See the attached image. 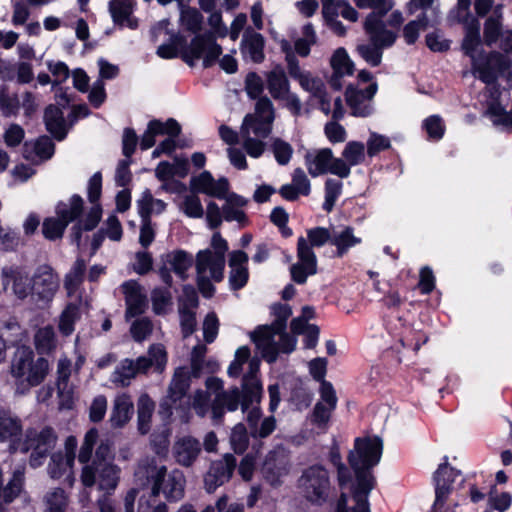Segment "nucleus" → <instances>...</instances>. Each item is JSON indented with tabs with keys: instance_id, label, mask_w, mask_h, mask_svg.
I'll list each match as a JSON object with an SVG mask.
<instances>
[{
	"instance_id": "3",
	"label": "nucleus",
	"mask_w": 512,
	"mask_h": 512,
	"mask_svg": "<svg viewBox=\"0 0 512 512\" xmlns=\"http://www.w3.org/2000/svg\"><path fill=\"white\" fill-rule=\"evenodd\" d=\"M5 329L11 331L14 339L9 340L10 347H15L16 350L11 360L10 372L16 379H23L26 376V382L30 387L40 385L46 378L49 372V362L44 357H38L34 360V351L30 346L19 345L22 341L21 327L17 322H7Z\"/></svg>"
},
{
	"instance_id": "43",
	"label": "nucleus",
	"mask_w": 512,
	"mask_h": 512,
	"mask_svg": "<svg viewBox=\"0 0 512 512\" xmlns=\"http://www.w3.org/2000/svg\"><path fill=\"white\" fill-rule=\"evenodd\" d=\"M119 468L112 463H102L99 468L98 487L102 491H113L118 484Z\"/></svg>"
},
{
	"instance_id": "64",
	"label": "nucleus",
	"mask_w": 512,
	"mask_h": 512,
	"mask_svg": "<svg viewBox=\"0 0 512 512\" xmlns=\"http://www.w3.org/2000/svg\"><path fill=\"white\" fill-rule=\"evenodd\" d=\"M48 507L45 512H65L67 507V497L61 488H57L47 498Z\"/></svg>"
},
{
	"instance_id": "46",
	"label": "nucleus",
	"mask_w": 512,
	"mask_h": 512,
	"mask_svg": "<svg viewBox=\"0 0 512 512\" xmlns=\"http://www.w3.org/2000/svg\"><path fill=\"white\" fill-rule=\"evenodd\" d=\"M203 23L202 14L195 8L181 6L180 24L181 26L196 35L201 30Z\"/></svg>"
},
{
	"instance_id": "44",
	"label": "nucleus",
	"mask_w": 512,
	"mask_h": 512,
	"mask_svg": "<svg viewBox=\"0 0 512 512\" xmlns=\"http://www.w3.org/2000/svg\"><path fill=\"white\" fill-rule=\"evenodd\" d=\"M80 318V308L75 303H68L60 315L59 331L69 336L75 329V323Z\"/></svg>"
},
{
	"instance_id": "7",
	"label": "nucleus",
	"mask_w": 512,
	"mask_h": 512,
	"mask_svg": "<svg viewBox=\"0 0 512 512\" xmlns=\"http://www.w3.org/2000/svg\"><path fill=\"white\" fill-rule=\"evenodd\" d=\"M297 486L308 502L323 505L332 489L329 471L320 464L311 465L303 470Z\"/></svg>"
},
{
	"instance_id": "30",
	"label": "nucleus",
	"mask_w": 512,
	"mask_h": 512,
	"mask_svg": "<svg viewBox=\"0 0 512 512\" xmlns=\"http://www.w3.org/2000/svg\"><path fill=\"white\" fill-rule=\"evenodd\" d=\"M44 121L47 130L55 139L61 141L66 137L68 127L61 108L55 105H49L45 109Z\"/></svg>"
},
{
	"instance_id": "5",
	"label": "nucleus",
	"mask_w": 512,
	"mask_h": 512,
	"mask_svg": "<svg viewBox=\"0 0 512 512\" xmlns=\"http://www.w3.org/2000/svg\"><path fill=\"white\" fill-rule=\"evenodd\" d=\"M364 29L370 41L359 44L357 52L370 66H379L382 61L383 49L392 46L397 35L386 29L385 24L375 12H371L366 17Z\"/></svg>"
},
{
	"instance_id": "2",
	"label": "nucleus",
	"mask_w": 512,
	"mask_h": 512,
	"mask_svg": "<svg viewBox=\"0 0 512 512\" xmlns=\"http://www.w3.org/2000/svg\"><path fill=\"white\" fill-rule=\"evenodd\" d=\"M181 52V57L189 66H194L196 61L202 59L205 68L211 67L222 53V48L213 40L210 34L195 35L186 45L185 38L179 33L170 34L168 42L157 48V55L163 59L176 58Z\"/></svg>"
},
{
	"instance_id": "28",
	"label": "nucleus",
	"mask_w": 512,
	"mask_h": 512,
	"mask_svg": "<svg viewBox=\"0 0 512 512\" xmlns=\"http://www.w3.org/2000/svg\"><path fill=\"white\" fill-rule=\"evenodd\" d=\"M354 472L355 481L351 485L352 498L368 499L371 491L376 487L377 481L373 469L350 467Z\"/></svg>"
},
{
	"instance_id": "21",
	"label": "nucleus",
	"mask_w": 512,
	"mask_h": 512,
	"mask_svg": "<svg viewBox=\"0 0 512 512\" xmlns=\"http://www.w3.org/2000/svg\"><path fill=\"white\" fill-rule=\"evenodd\" d=\"M180 132L181 127L179 123L173 118H169L166 122L151 120L148 123L147 129L141 138L140 148L142 150H147L153 147L156 143L155 138L158 135L167 134L168 136H178Z\"/></svg>"
},
{
	"instance_id": "40",
	"label": "nucleus",
	"mask_w": 512,
	"mask_h": 512,
	"mask_svg": "<svg viewBox=\"0 0 512 512\" xmlns=\"http://www.w3.org/2000/svg\"><path fill=\"white\" fill-rule=\"evenodd\" d=\"M197 274H204L209 270L210 277L215 282L224 278L226 258H195Z\"/></svg>"
},
{
	"instance_id": "41",
	"label": "nucleus",
	"mask_w": 512,
	"mask_h": 512,
	"mask_svg": "<svg viewBox=\"0 0 512 512\" xmlns=\"http://www.w3.org/2000/svg\"><path fill=\"white\" fill-rule=\"evenodd\" d=\"M448 470V457H444V463H441L434 473L435 482V502L434 505L443 506L449 494L452 491L453 480L450 479L446 483H441L440 475Z\"/></svg>"
},
{
	"instance_id": "10",
	"label": "nucleus",
	"mask_w": 512,
	"mask_h": 512,
	"mask_svg": "<svg viewBox=\"0 0 512 512\" xmlns=\"http://www.w3.org/2000/svg\"><path fill=\"white\" fill-rule=\"evenodd\" d=\"M267 89L274 100L283 103L293 116H299L302 104L298 96L290 91L289 80L283 68L277 66L266 74Z\"/></svg>"
},
{
	"instance_id": "4",
	"label": "nucleus",
	"mask_w": 512,
	"mask_h": 512,
	"mask_svg": "<svg viewBox=\"0 0 512 512\" xmlns=\"http://www.w3.org/2000/svg\"><path fill=\"white\" fill-rule=\"evenodd\" d=\"M274 119L273 103L266 96L257 100L253 113L245 116L240 129V138L249 156L258 158L263 154L265 148L263 140L270 135Z\"/></svg>"
},
{
	"instance_id": "59",
	"label": "nucleus",
	"mask_w": 512,
	"mask_h": 512,
	"mask_svg": "<svg viewBox=\"0 0 512 512\" xmlns=\"http://www.w3.org/2000/svg\"><path fill=\"white\" fill-rule=\"evenodd\" d=\"M367 156L370 158L376 156L380 152L390 148V139L387 136L371 132L367 140Z\"/></svg>"
},
{
	"instance_id": "33",
	"label": "nucleus",
	"mask_w": 512,
	"mask_h": 512,
	"mask_svg": "<svg viewBox=\"0 0 512 512\" xmlns=\"http://www.w3.org/2000/svg\"><path fill=\"white\" fill-rule=\"evenodd\" d=\"M229 267L231 268L229 275V283L232 290L242 289L248 282V260L249 258H228Z\"/></svg>"
},
{
	"instance_id": "24",
	"label": "nucleus",
	"mask_w": 512,
	"mask_h": 512,
	"mask_svg": "<svg viewBox=\"0 0 512 512\" xmlns=\"http://www.w3.org/2000/svg\"><path fill=\"white\" fill-rule=\"evenodd\" d=\"M201 450L200 441L192 436H184L178 439L173 447L176 462L184 467L192 466Z\"/></svg>"
},
{
	"instance_id": "12",
	"label": "nucleus",
	"mask_w": 512,
	"mask_h": 512,
	"mask_svg": "<svg viewBox=\"0 0 512 512\" xmlns=\"http://www.w3.org/2000/svg\"><path fill=\"white\" fill-rule=\"evenodd\" d=\"M305 164L312 177L326 173L336 175L339 178L348 177L347 166L342 162V159L334 157L330 148L308 152L305 156Z\"/></svg>"
},
{
	"instance_id": "27",
	"label": "nucleus",
	"mask_w": 512,
	"mask_h": 512,
	"mask_svg": "<svg viewBox=\"0 0 512 512\" xmlns=\"http://www.w3.org/2000/svg\"><path fill=\"white\" fill-rule=\"evenodd\" d=\"M264 38L260 33L247 28L242 37L240 50L245 60L260 63L264 60Z\"/></svg>"
},
{
	"instance_id": "49",
	"label": "nucleus",
	"mask_w": 512,
	"mask_h": 512,
	"mask_svg": "<svg viewBox=\"0 0 512 512\" xmlns=\"http://www.w3.org/2000/svg\"><path fill=\"white\" fill-rule=\"evenodd\" d=\"M29 148H32L41 160L49 159L54 153V143L46 136L40 137L34 143H25L24 156L28 159L32 158L28 154Z\"/></svg>"
},
{
	"instance_id": "39",
	"label": "nucleus",
	"mask_w": 512,
	"mask_h": 512,
	"mask_svg": "<svg viewBox=\"0 0 512 512\" xmlns=\"http://www.w3.org/2000/svg\"><path fill=\"white\" fill-rule=\"evenodd\" d=\"M361 243V238L354 235L353 228L346 226L339 230H332V245L336 246L339 254Z\"/></svg>"
},
{
	"instance_id": "51",
	"label": "nucleus",
	"mask_w": 512,
	"mask_h": 512,
	"mask_svg": "<svg viewBox=\"0 0 512 512\" xmlns=\"http://www.w3.org/2000/svg\"><path fill=\"white\" fill-rule=\"evenodd\" d=\"M230 443L236 454H243L249 445L248 432L243 423L236 424L230 435Z\"/></svg>"
},
{
	"instance_id": "63",
	"label": "nucleus",
	"mask_w": 512,
	"mask_h": 512,
	"mask_svg": "<svg viewBox=\"0 0 512 512\" xmlns=\"http://www.w3.org/2000/svg\"><path fill=\"white\" fill-rule=\"evenodd\" d=\"M264 90V82L260 75L249 72L245 78V91L249 98L260 99Z\"/></svg>"
},
{
	"instance_id": "11",
	"label": "nucleus",
	"mask_w": 512,
	"mask_h": 512,
	"mask_svg": "<svg viewBox=\"0 0 512 512\" xmlns=\"http://www.w3.org/2000/svg\"><path fill=\"white\" fill-rule=\"evenodd\" d=\"M167 469L165 466L154 467L148 473V480L152 481L150 496L156 498L161 492L169 502H176L184 496V479L180 473H172L165 479Z\"/></svg>"
},
{
	"instance_id": "14",
	"label": "nucleus",
	"mask_w": 512,
	"mask_h": 512,
	"mask_svg": "<svg viewBox=\"0 0 512 512\" xmlns=\"http://www.w3.org/2000/svg\"><path fill=\"white\" fill-rule=\"evenodd\" d=\"M24 434L20 417L10 409H0V443H8L10 454L18 453Z\"/></svg>"
},
{
	"instance_id": "19",
	"label": "nucleus",
	"mask_w": 512,
	"mask_h": 512,
	"mask_svg": "<svg viewBox=\"0 0 512 512\" xmlns=\"http://www.w3.org/2000/svg\"><path fill=\"white\" fill-rule=\"evenodd\" d=\"M289 472V459L279 451L272 450L266 455L262 473L265 479L273 486L281 484V478Z\"/></svg>"
},
{
	"instance_id": "58",
	"label": "nucleus",
	"mask_w": 512,
	"mask_h": 512,
	"mask_svg": "<svg viewBox=\"0 0 512 512\" xmlns=\"http://www.w3.org/2000/svg\"><path fill=\"white\" fill-rule=\"evenodd\" d=\"M335 409L325 406L322 402H317L311 413L310 421L319 429H325L330 421L331 413Z\"/></svg>"
},
{
	"instance_id": "50",
	"label": "nucleus",
	"mask_w": 512,
	"mask_h": 512,
	"mask_svg": "<svg viewBox=\"0 0 512 512\" xmlns=\"http://www.w3.org/2000/svg\"><path fill=\"white\" fill-rule=\"evenodd\" d=\"M316 33L313 26L308 23L302 28V37L295 41V51L301 57H306L310 53L311 46L316 43Z\"/></svg>"
},
{
	"instance_id": "37",
	"label": "nucleus",
	"mask_w": 512,
	"mask_h": 512,
	"mask_svg": "<svg viewBox=\"0 0 512 512\" xmlns=\"http://www.w3.org/2000/svg\"><path fill=\"white\" fill-rule=\"evenodd\" d=\"M317 273V258H298L290 266L291 279L297 284H305L307 278Z\"/></svg>"
},
{
	"instance_id": "35",
	"label": "nucleus",
	"mask_w": 512,
	"mask_h": 512,
	"mask_svg": "<svg viewBox=\"0 0 512 512\" xmlns=\"http://www.w3.org/2000/svg\"><path fill=\"white\" fill-rule=\"evenodd\" d=\"M133 414V403L125 395L117 397L110 416L112 427L121 428L130 419Z\"/></svg>"
},
{
	"instance_id": "18",
	"label": "nucleus",
	"mask_w": 512,
	"mask_h": 512,
	"mask_svg": "<svg viewBox=\"0 0 512 512\" xmlns=\"http://www.w3.org/2000/svg\"><path fill=\"white\" fill-rule=\"evenodd\" d=\"M190 186L193 192L206 194L218 199L225 198L229 190L227 178L215 180L210 172L203 171L198 176L192 177Z\"/></svg>"
},
{
	"instance_id": "45",
	"label": "nucleus",
	"mask_w": 512,
	"mask_h": 512,
	"mask_svg": "<svg viewBox=\"0 0 512 512\" xmlns=\"http://www.w3.org/2000/svg\"><path fill=\"white\" fill-rule=\"evenodd\" d=\"M101 217V205L99 203H92V207L90 208L84 220H80L73 226V234L75 235V240L79 241L80 233L82 230H93L99 223Z\"/></svg>"
},
{
	"instance_id": "1",
	"label": "nucleus",
	"mask_w": 512,
	"mask_h": 512,
	"mask_svg": "<svg viewBox=\"0 0 512 512\" xmlns=\"http://www.w3.org/2000/svg\"><path fill=\"white\" fill-rule=\"evenodd\" d=\"M471 0H458L457 7L451 12V17L464 26L465 35L462 50L470 57L472 73L486 84L496 81L498 75L507 70L511 61L499 52L483 54L480 50V22L470 13Z\"/></svg>"
},
{
	"instance_id": "57",
	"label": "nucleus",
	"mask_w": 512,
	"mask_h": 512,
	"mask_svg": "<svg viewBox=\"0 0 512 512\" xmlns=\"http://www.w3.org/2000/svg\"><path fill=\"white\" fill-rule=\"evenodd\" d=\"M20 108V101L16 94H10L6 88L0 89V109L4 116L16 115Z\"/></svg>"
},
{
	"instance_id": "62",
	"label": "nucleus",
	"mask_w": 512,
	"mask_h": 512,
	"mask_svg": "<svg viewBox=\"0 0 512 512\" xmlns=\"http://www.w3.org/2000/svg\"><path fill=\"white\" fill-rule=\"evenodd\" d=\"M271 149L279 165H287L291 160L293 148L288 142L276 138L272 142Z\"/></svg>"
},
{
	"instance_id": "17",
	"label": "nucleus",
	"mask_w": 512,
	"mask_h": 512,
	"mask_svg": "<svg viewBox=\"0 0 512 512\" xmlns=\"http://www.w3.org/2000/svg\"><path fill=\"white\" fill-rule=\"evenodd\" d=\"M376 91V83H371L365 88H357L352 85L347 87L346 101L354 116L366 117L372 113V99Z\"/></svg>"
},
{
	"instance_id": "13",
	"label": "nucleus",
	"mask_w": 512,
	"mask_h": 512,
	"mask_svg": "<svg viewBox=\"0 0 512 512\" xmlns=\"http://www.w3.org/2000/svg\"><path fill=\"white\" fill-rule=\"evenodd\" d=\"M289 75L293 79L297 80L305 91L309 92L314 98L319 100V108L322 112L326 115L330 113V101L327 99L325 86L320 78L314 77L309 72L303 71L299 62L293 60H290Z\"/></svg>"
},
{
	"instance_id": "38",
	"label": "nucleus",
	"mask_w": 512,
	"mask_h": 512,
	"mask_svg": "<svg viewBox=\"0 0 512 512\" xmlns=\"http://www.w3.org/2000/svg\"><path fill=\"white\" fill-rule=\"evenodd\" d=\"M502 28V5L493 8L492 14L484 24V42L491 46L499 39Z\"/></svg>"
},
{
	"instance_id": "55",
	"label": "nucleus",
	"mask_w": 512,
	"mask_h": 512,
	"mask_svg": "<svg viewBox=\"0 0 512 512\" xmlns=\"http://www.w3.org/2000/svg\"><path fill=\"white\" fill-rule=\"evenodd\" d=\"M179 316L182 335L184 338L189 337L196 330V313L186 305H179Z\"/></svg>"
},
{
	"instance_id": "26",
	"label": "nucleus",
	"mask_w": 512,
	"mask_h": 512,
	"mask_svg": "<svg viewBox=\"0 0 512 512\" xmlns=\"http://www.w3.org/2000/svg\"><path fill=\"white\" fill-rule=\"evenodd\" d=\"M330 63L333 69V74L330 78V85L335 90H340L343 86L342 78L353 74L354 64L344 48H338L334 52Z\"/></svg>"
},
{
	"instance_id": "31",
	"label": "nucleus",
	"mask_w": 512,
	"mask_h": 512,
	"mask_svg": "<svg viewBox=\"0 0 512 512\" xmlns=\"http://www.w3.org/2000/svg\"><path fill=\"white\" fill-rule=\"evenodd\" d=\"M134 10L133 0H111L109 3V11L116 24L127 26L131 29L137 27V20L131 15Z\"/></svg>"
},
{
	"instance_id": "16",
	"label": "nucleus",
	"mask_w": 512,
	"mask_h": 512,
	"mask_svg": "<svg viewBox=\"0 0 512 512\" xmlns=\"http://www.w3.org/2000/svg\"><path fill=\"white\" fill-rule=\"evenodd\" d=\"M59 288V277L49 265H40L32 276L33 295L38 300L51 301Z\"/></svg>"
},
{
	"instance_id": "32",
	"label": "nucleus",
	"mask_w": 512,
	"mask_h": 512,
	"mask_svg": "<svg viewBox=\"0 0 512 512\" xmlns=\"http://www.w3.org/2000/svg\"><path fill=\"white\" fill-rule=\"evenodd\" d=\"M191 385L190 372L186 367H178L175 369L172 380L168 387V398L175 404L182 400Z\"/></svg>"
},
{
	"instance_id": "52",
	"label": "nucleus",
	"mask_w": 512,
	"mask_h": 512,
	"mask_svg": "<svg viewBox=\"0 0 512 512\" xmlns=\"http://www.w3.org/2000/svg\"><path fill=\"white\" fill-rule=\"evenodd\" d=\"M343 184L340 180L329 178L325 182V200L323 209L326 212L332 211L337 199L342 193Z\"/></svg>"
},
{
	"instance_id": "23",
	"label": "nucleus",
	"mask_w": 512,
	"mask_h": 512,
	"mask_svg": "<svg viewBox=\"0 0 512 512\" xmlns=\"http://www.w3.org/2000/svg\"><path fill=\"white\" fill-rule=\"evenodd\" d=\"M3 275V284L7 286L11 283L12 291L18 299L24 300L28 295H33L32 278L23 269L4 268Z\"/></svg>"
},
{
	"instance_id": "8",
	"label": "nucleus",
	"mask_w": 512,
	"mask_h": 512,
	"mask_svg": "<svg viewBox=\"0 0 512 512\" xmlns=\"http://www.w3.org/2000/svg\"><path fill=\"white\" fill-rule=\"evenodd\" d=\"M83 211V199L73 195L68 202L56 205V216L46 218L42 223V234L48 240H56L63 236L69 223L76 220Z\"/></svg>"
},
{
	"instance_id": "42",
	"label": "nucleus",
	"mask_w": 512,
	"mask_h": 512,
	"mask_svg": "<svg viewBox=\"0 0 512 512\" xmlns=\"http://www.w3.org/2000/svg\"><path fill=\"white\" fill-rule=\"evenodd\" d=\"M137 207L141 218H150L153 213H162L166 209V203L154 198L149 190H145L137 201Z\"/></svg>"
},
{
	"instance_id": "34",
	"label": "nucleus",
	"mask_w": 512,
	"mask_h": 512,
	"mask_svg": "<svg viewBox=\"0 0 512 512\" xmlns=\"http://www.w3.org/2000/svg\"><path fill=\"white\" fill-rule=\"evenodd\" d=\"M367 152L364 143L360 141H349L342 151V162L348 168V176L351 173V167L361 165L365 162Z\"/></svg>"
},
{
	"instance_id": "9",
	"label": "nucleus",
	"mask_w": 512,
	"mask_h": 512,
	"mask_svg": "<svg viewBox=\"0 0 512 512\" xmlns=\"http://www.w3.org/2000/svg\"><path fill=\"white\" fill-rule=\"evenodd\" d=\"M382 453L383 441L379 436L357 437L347 461L350 467L373 469L379 464Z\"/></svg>"
},
{
	"instance_id": "61",
	"label": "nucleus",
	"mask_w": 512,
	"mask_h": 512,
	"mask_svg": "<svg viewBox=\"0 0 512 512\" xmlns=\"http://www.w3.org/2000/svg\"><path fill=\"white\" fill-rule=\"evenodd\" d=\"M356 6L360 9H372L379 15L380 20L387 14L394 6L392 0H353Z\"/></svg>"
},
{
	"instance_id": "48",
	"label": "nucleus",
	"mask_w": 512,
	"mask_h": 512,
	"mask_svg": "<svg viewBox=\"0 0 512 512\" xmlns=\"http://www.w3.org/2000/svg\"><path fill=\"white\" fill-rule=\"evenodd\" d=\"M429 20L426 13L423 12L416 20L408 22L403 28V37L408 45L414 44L422 30L426 29Z\"/></svg>"
},
{
	"instance_id": "60",
	"label": "nucleus",
	"mask_w": 512,
	"mask_h": 512,
	"mask_svg": "<svg viewBox=\"0 0 512 512\" xmlns=\"http://www.w3.org/2000/svg\"><path fill=\"white\" fill-rule=\"evenodd\" d=\"M137 374V368L133 360L125 359L114 371L115 382H120L122 386H127L129 381Z\"/></svg>"
},
{
	"instance_id": "53",
	"label": "nucleus",
	"mask_w": 512,
	"mask_h": 512,
	"mask_svg": "<svg viewBox=\"0 0 512 512\" xmlns=\"http://www.w3.org/2000/svg\"><path fill=\"white\" fill-rule=\"evenodd\" d=\"M179 208L189 218H202L204 215L201 201L195 194L186 195L179 204Z\"/></svg>"
},
{
	"instance_id": "29",
	"label": "nucleus",
	"mask_w": 512,
	"mask_h": 512,
	"mask_svg": "<svg viewBox=\"0 0 512 512\" xmlns=\"http://www.w3.org/2000/svg\"><path fill=\"white\" fill-rule=\"evenodd\" d=\"M225 203L222 207L223 218L227 222H237L244 226L247 222L246 213L243 210L248 203V199L236 193H227Z\"/></svg>"
},
{
	"instance_id": "36",
	"label": "nucleus",
	"mask_w": 512,
	"mask_h": 512,
	"mask_svg": "<svg viewBox=\"0 0 512 512\" xmlns=\"http://www.w3.org/2000/svg\"><path fill=\"white\" fill-rule=\"evenodd\" d=\"M241 408L246 411L250 408L253 402H260L263 393V387L260 379H246L242 378L241 383Z\"/></svg>"
},
{
	"instance_id": "54",
	"label": "nucleus",
	"mask_w": 512,
	"mask_h": 512,
	"mask_svg": "<svg viewBox=\"0 0 512 512\" xmlns=\"http://www.w3.org/2000/svg\"><path fill=\"white\" fill-rule=\"evenodd\" d=\"M99 437L98 430L93 427L90 428L85 436L84 441L80 447V451L78 454V460L80 463H88L92 457L94 446L97 443Z\"/></svg>"
},
{
	"instance_id": "20",
	"label": "nucleus",
	"mask_w": 512,
	"mask_h": 512,
	"mask_svg": "<svg viewBox=\"0 0 512 512\" xmlns=\"http://www.w3.org/2000/svg\"><path fill=\"white\" fill-rule=\"evenodd\" d=\"M123 294L125 296L127 319L142 315L148 304L145 294L141 291V286L136 281H126L122 285Z\"/></svg>"
},
{
	"instance_id": "6",
	"label": "nucleus",
	"mask_w": 512,
	"mask_h": 512,
	"mask_svg": "<svg viewBox=\"0 0 512 512\" xmlns=\"http://www.w3.org/2000/svg\"><path fill=\"white\" fill-rule=\"evenodd\" d=\"M58 435L51 426H44L40 430L29 427L25 430L20 444L19 453H30L28 463L33 469L41 467L56 447Z\"/></svg>"
},
{
	"instance_id": "25",
	"label": "nucleus",
	"mask_w": 512,
	"mask_h": 512,
	"mask_svg": "<svg viewBox=\"0 0 512 512\" xmlns=\"http://www.w3.org/2000/svg\"><path fill=\"white\" fill-rule=\"evenodd\" d=\"M25 484L24 469H15L8 479L0 468V501L12 503L22 492Z\"/></svg>"
},
{
	"instance_id": "47",
	"label": "nucleus",
	"mask_w": 512,
	"mask_h": 512,
	"mask_svg": "<svg viewBox=\"0 0 512 512\" xmlns=\"http://www.w3.org/2000/svg\"><path fill=\"white\" fill-rule=\"evenodd\" d=\"M49 456L50 462L47 470L52 479H60L66 473L67 469L71 468L74 464L64 457V453L62 451L51 453Z\"/></svg>"
},
{
	"instance_id": "15",
	"label": "nucleus",
	"mask_w": 512,
	"mask_h": 512,
	"mask_svg": "<svg viewBox=\"0 0 512 512\" xmlns=\"http://www.w3.org/2000/svg\"><path fill=\"white\" fill-rule=\"evenodd\" d=\"M237 467V461L233 454L227 453L222 459L213 461L204 476V486L208 493L227 483Z\"/></svg>"
},
{
	"instance_id": "56",
	"label": "nucleus",
	"mask_w": 512,
	"mask_h": 512,
	"mask_svg": "<svg viewBox=\"0 0 512 512\" xmlns=\"http://www.w3.org/2000/svg\"><path fill=\"white\" fill-rule=\"evenodd\" d=\"M422 127L430 140H440L445 132V125L439 115H431L426 118Z\"/></svg>"
},
{
	"instance_id": "22",
	"label": "nucleus",
	"mask_w": 512,
	"mask_h": 512,
	"mask_svg": "<svg viewBox=\"0 0 512 512\" xmlns=\"http://www.w3.org/2000/svg\"><path fill=\"white\" fill-rule=\"evenodd\" d=\"M332 244V231L325 227H314L306 231V237H299L298 256H314L312 249Z\"/></svg>"
}]
</instances>
